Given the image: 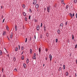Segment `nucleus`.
I'll return each mask as SVG.
<instances>
[{"mask_svg": "<svg viewBox=\"0 0 77 77\" xmlns=\"http://www.w3.org/2000/svg\"><path fill=\"white\" fill-rule=\"evenodd\" d=\"M75 15V14L74 13H73V17H74Z\"/></svg>", "mask_w": 77, "mask_h": 77, "instance_id": "09e8293b", "label": "nucleus"}, {"mask_svg": "<svg viewBox=\"0 0 77 77\" xmlns=\"http://www.w3.org/2000/svg\"><path fill=\"white\" fill-rule=\"evenodd\" d=\"M48 51V50L47 48V49H46V52H47Z\"/></svg>", "mask_w": 77, "mask_h": 77, "instance_id": "8fccbe9b", "label": "nucleus"}, {"mask_svg": "<svg viewBox=\"0 0 77 77\" xmlns=\"http://www.w3.org/2000/svg\"><path fill=\"white\" fill-rule=\"evenodd\" d=\"M64 0H62V2H63Z\"/></svg>", "mask_w": 77, "mask_h": 77, "instance_id": "774afa93", "label": "nucleus"}, {"mask_svg": "<svg viewBox=\"0 0 77 77\" xmlns=\"http://www.w3.org/2000/svg\"><path fill=\"white\" fill-rule=\"evenodd\" d=\"M22 6L23 8L24 9V8H25V5L24 4Z\"/></svg>", "mask_w": 77, "mask_h": 77, "instance_id": "2eb2a0df", "label": "nucleus"}, {"mask_svg": "<svg viewBox=\"0 0 77 77\" xmlns=\"http://www.w3.org/2000/svg\"><path fill=\"white\" fill-rule=\"evenodd\" d=\"M46 35L47 37H49V34L48 32L46 34Z\"/></svg>", "mask_w": 77, "mask_h": 77, "instance_id": "412c9836", "label": "nucleus"}, {"mask_svg": "<svg viewBox=\"0 0 77 77\" xmlns=\"http://www.w3.org/2000/svg\"><path fill=\"white\" fill-rule=\"evenodd\" d=\"M13 33L12 32H11V35H10V38L11 39H12L13 37Z\"/></svg>", "mask_w": 77, "mask_h": 77, "instance_id": "6e6552de", "label": "nucleus"}, {"mask_svg": "<svg viewBox=\"0 0 77 77\" xmlns=\"http://www.w3.org/2000/svg\"><path fill=\"white\" fill-rule=\"evenodd\" d=\"M57 33L58 34H60V30L59 29H58L57 30Z\"/></svg>", "mask_w": 77, "mask_h": 77, "instance_id": "9b49d317", "label": "nucleus"}, {"mask_svg": "<svg viewBox=\"0 0 77 77\" xmlns=\"http://www.w3.org/2000/svg\"><path fill=\"white\" fill-rule=\"evenodd\" d=\"M24 47L23 46H22L21 47V50L22 51L23 50H24Z\"/></svg>", "mask_w": 77, "mask_h": 77, "instance_id": "5701e85b", "label": "nucleus"}, {"mask_svg": "<svg viewBox=\"0 0 77 77\" xmlns=\"http://www.w3.org/2000/svg\"><path fill=\"white\" fill-rule=\"evenodd\" d=\"M21 60H24V57L23 55H22V57H21Z\"/></svg>", "mask_w": 77, "mask_h": 77, "instance_id": "9d476101", "label": "nucleus"}, {"mask_svg": "<svg viewBox=\"0 0 77 77\" xmlns=\"http://www.w3.org/2000/svg\"><path fill=\"white\" fill-rule=\"evenodd\" d=\"M60 26H61L62 27H63V23H61L60 25Z\"/></svg>", "mask_w": 77, "mask_h": 77, "instance_id": "b1692460", "label": "nucleus"}, {"mask_svg": "<svg viewBox=\"0 0 77 77\" xmlns=\"http://www.w3.org/2000/svg\"><path fill=\"white\" fill-rule=\"evenodd\" d=\"M3 77H5V75H3Z\"/></svg>", "mask_w": 77, "mask_h": 77, "instance_id": "6e6d98bb", "label": "nucleus"}, {"mask_svg": "<svg viewBox=\"0 0 77 77\" xmlns=\"http://www.w3.org/2000/svg\"><path fill=\"white\" fill-rule=\"evenodd\" d=\"M29 11H30V12H31V9H30L29 10Z\"/></svg>", "mask_w": 77, "mask_h": 77, "instance_id": "052dcab7", "label": "nucleus"}, {"mask_svg": "<svg viewBox=\"0 0 77 77\" xmlns=\"http://www.w3.org/2000/svg\"><path fill=\"white\" fill-rule=\"evenodd\" d=\"M40 37H41V38H43V35H42L41 34V35Z\"/></svg>", "mask_w": 77, "mask_h": 77, "instance_id": "2f4dec72", "label": "nucleus"}, {"mask_svg": "<svg viewBox=\"0 0 77 77\" xmlns=\"http://www.w3.org/2000/svg\"><path fill=\"white\" fill-rule=\"evenodd\" d=\"M30 17H31V16L30 15L29 16V20H30Z\"/></svg>", "mask_w": 77, "mask_h": 77, "instance_id": "c03bdc74", "label": "nucleus"}, {"mask_svg": "<svg viewBox=\"0 0 77 77\" xmlns=\"http://www.w3.org/2000/svg\"><path fill=\"white\" fill-rule=\"evenodd\" d=\"M3 71H4V69L3 68H2V72L3 73Z\"/></svg>", "mask_w": 77, "mask_h": 77, "instance_id": "58836bf2", "label": "nucleus"}, {"mask_svg": "<svg viewBox=\"0 0 77 77\" xmlns=\"http://www.w3.org/2000/svg\"><path fill=\"white\" fill-rule=\"evenodd\" d=\"M29 62V60L28 59H27L26 60V63L27 64H28Z\"/></svg>", "mask_w": 77, "mask_h": 77, "instance_id": "ddd939ff", "label": "nucleus"}, {"mask_svg": "<svg viewBox=\"0 0 77 77\" xmlns=\"http://www.w3.org/2000/svg\"><path fill=\"white\" fill-rule=\"evenodd\" d=\"M63 1H62V4H63Z\"/></svg>", "mask_w": 77, "mask_h": 77, "instance_id": "864d4df0", "label": "nucleus"}, {"mask_svg": "<svg viewBox=\"0 0 77 77\" xmlns=\"http://www.w3.org/2000/svg\"><path fill=\"white\" fill-rule=\"evenodd\" d=\"M76 18H77V13L76 14Z\"/></svg>", "mask_w": 77, "mask_h": 77, "instance_id": "de8ad7c7", "label": "nucleus"}, {"mask_svg": "<svg viewBox=\"0 0 77 77\" xmlns=\"http://www.w3.org/2000/svg\"><path fill=\"white\" fill-rule=\"evenodd\" d=\"M19 50H20V45H19Z\"/></svg>", "mask_w": 77, "mask_h": 77, "instance_id": "3c124183", "label": "nucleus"}, {"mask_svg": "<svg viewBox=\"0 0 77 77\" xmlns=\"http://www.w3.org/2000/svg\"><path fill=\"white\" fill-rule=\"evenodd\" d=\"M30 53L31 54H32V50L31 49H30Z\"/></svg>", "mask_w": 77, "mask_h": 77, "instance_id": "393cba45", "label": "nucleus"}, {"mask_svg": "<svg viewBox=\"0 0 77 77\" xmlns=\"http://www.w3.org/2000/svg\"><path fill=\"white\" fill-rule=\"evenodd\" d=\"M23 53H24V51H23L22 52V53L21 54V55H22L23 54Z\"/></svg>", "mask_w": 77, "mask_h": 77, "instance_id": "79ce46f5", "label": "nucleus"}, {"mask_svg": "<svg viewBox=\"0 0 77 77\" xmlns=\"http://www.w3.org/2000/svg\"><path fill=\"white\" fill-rule=\"evenodd\" d=\"M35 8H36V9H38L39 7V5L38 4H37L35 6Z\"/></svg>", "mask_w": 77, "mask_h": 77, "instance_id": "423d86ee", "label": "nucleus"}, {"mask_svg": "<svg viewBox=\"0 0 77 77\" xmlns=\"http://www.w3.org/2000/svg\"><path fill=\"white\" fill-rule=\"evenodd\" d=\"M23 16H24V17H26V13H25V12H23Z\"/></svg>", "mask_w": 77, "mask_h": 77, "instance_id": "39448f33", "label": "nucleus"}, {"mask_svg": "<svg viewBox=\"0 0 77 77\" xmlns=\"http://www.w3.org/2000/svg\"><path fill=\"white\" fill-rule=\"evenodd\" d=\"M75 76H76V77L77 76V75H76V73H75Z\"/></svg>", "mask_w": 77, "mask_h": 77, "instance_id": "e2e57ef3", "label": "nucleus"}, {"mask_svg": "<svg viewBox=\"0 0 77 77\" xmlns=\"http://www.w3.org/2000/svg\"><path fill=\"white\" fill-rule=\"evenodd\" d=\"M32 58L33 59H36V57L35 56H33L32 57Z\"/></svg>", "mask_w": 77, "mask_h": 77, "instance_id": "c85d7f7f", "label": "nucleus"}, {"mask_svg": "<svg viewBox=\"0 0 77 77\" xmlns=\"http://www.w3.org/2000/svg\"><path fill=\"white\" fill-rule=\"evenodd\" d=\"M36 38V36H35V39Z\"/></svg>", "mask_w": 77, "mask_h": 77, "instance_id": "5fc2aeb1", "label": "nucleus"}, {"mask_svg": "<svg viewBox=\"0 0 77 77\" xmlns=\"http://www.w3.org/2000/svg\"><path fill=\"white\" fill-rule=\"evenodd\" d=\"M37 20H34V21H35V22H36V21H37Z\"/></svg>", "mask_w": 77, "mask_h": 77, "instance_id": "ea45409f", "label": "nucleus"}, {"mask_svg": "<svg viewBox=\"0 0 77 77\" xmlns=\"http://www.w3.org/2000/svg\"><path fill=\"white\" fill-rule=\"evenodd\" d=\"M76 63L77 64V59L76 60Z\"/></svg>", "mask_w": 77, "mask_h": 77, "instance_id": "603ef678", "label": "nucleus"}, {"mask_svg": "<svg viewBox=\"0 0 77 77\" xmlns=\"http://www.w3.org/2000/svg\"><path fill=\"white\" fill-rule=\"evenodd\" d=\"M15 31H17V26H15Z\"/></svg>", "mask_w": 77, "mask_h": 77, "instance_id": "dca6fc26", "label": "nucleus"}, {"mask_svg": "<svg viewBox=\"0 0 77 77\" xmlns=\"http://www.w3.org/2000/svg\"><path fill=\"white\" fill-rule=\"evenodd\" d=\"M23 29H24V26H23Z\"/></svg>", "mask_w": 77, "mask_h": 77, "instance_id": "0e129e2a", "label": "nucleus"}, {"mask_svg": "<svg viewBox=\"0 0 77 77\" xmlns=\"http://www.w3.org/2000/svg\"><path fill=\"white\" fill-rule=\"evenodd\" d=\"M6 34L5 32H3L2 33V35L3 36L5 35Z\"/></svg>", "mask_w": 77, "mask_h": 77, "instance_id": "1a4fd4ad", "label": "nucleus"}, {"mask_svg": "<svg viewBox=\"0 0 77 77\" xmlns=\"http://www.w3.org/2000/svg\"><path fill=\"white\" fill-rule=\"evenodd\" d=\"M7 56H8V57H9V55L8 54V55H7Z\"/></svg>", "mask_w": 77, "mask_h": 77, "instance_id": "69168bd1", "label": "nucleus"}, {"mask_svg": "<svg viewBox=\"0 0 77 77\" xmlns=\"http://www.w3.org/2000/svg\"><path fill=\"white\" fill-rule=\"evenodd\" d=\"M69 7V6L68 5H67V6H66V9H68Z\"/></svg>", "mask_w": 77, "mask_h": 77, "instance_id": "4be33fe9", "label": "nucleus"}, {"mask_svg": "<svg viewBox=\"0 0 77 77\" xmlns=\"http://www.w3.org/2000/svg\"><path fill=\"white\" fill-rule=\"evenodd\" d=\"M65 24H66V25H67V22H66Z\"/></svg>", "mask_w": 77, "mask_h": 77, "instance_id": "49530a36", "label": "nucleus"}, {"mask_svg": "<svg viewBox=\"0 0 77 77\" xmlns=\"http://www.w3.org/2000/svg\"><path fill=\"white\" fill-rule=\"evenodd\" d=\"M61 69H61V67H59V71H61Z\"/></svg>", "mask_w": 77, "mask_h": 77, "instance_id": "c756f323", "label": "nucleus"}, {"mask_svg": "<svg viewBox=\"0 0 77 77\" xmlns=\"http://www.w3.org/2000/svg\"><path fill=\"white\" fill-rule=\"evenodd\" d=\"M42 23H41V27H42Z\"/></svg>", "mask_w": 77, "mask_h": 77, "instance_id": "37998d69", "label": "nucleus"}, {"mask_svg": "<svg viewBox=\"0 0 77 77\" xmlns=\"http://www.w3.org/2000/svg\"><path fill=\"white\" fill-rule=\"evenodd\" d=\"M74 38V36L73 35H72V40H73Z\"/></svg>", "mask_w": 77, "mask_h": 77, "instance_id": "72a5a7b5", "label": "nucleus"}, {"mask_svg": "<svg viewBox=\"0 0 77 77\" xmlns=\"http://www.w3.org/2000/svg\"><path fill=\"white\" fill-rule=\"evenodd\" d=\"M4 21H5V20H3L2 23H4Z\"/></svg>", "mask_w": 77, "mask_h": 77, "instance_id": "13d9d810", "label": "nucleus"}, {"mask_svg": "<svg viewBox=\"0 0 77 77\" xmlns=\"http://www.w3.org/2000/svg\"><path fill=\"white\" fill-rule=\"evenodd\" d=\"M5 51H6V52L7 53L8 52L7 51H6V49L5 48Z\"/></svg>", "mask_w": 77, "mask_h": 77, "instance_id": "680f3d73", "label": "nucleus"}, {"mask_svg": "<svg viewBox=\"0 0 77 77\" xmlns=\"http://www.w3.org/2000/svg\"><path fill=\"white\" fill-rule=\"evenodd\" d=\"M65 68V65H63V69L64 70Z\"/></svg>", "mask_w": 77, "mask_h": 77, "instance_id": "f704fd0d", "label": "nucleus"}, {"mask_svg": "<svg viewBox=\"0 0 77 77\" xmlns=\"http://www.w3.org/2000/svg\"><path fill=\"white\" fill-rule=\"evenodd\" d=\"M49 58L50 59V60L51 61H51L52 58V56L51 55V54H50L49 56Z\"/></svg>", "mask_w": 77, "mask_h": 77, "instance_id": "f03ea898", "label": "nucleus"}, {"mask_svg": "<svg viewBox=\"0 0 77 77\" xmlns=\"http://www.w3.org/2000/svg\"><path fill=\"white\" fill-rule=\"evenodd\" d=\"M63 27V26H60V29H62Z\"/></svg>", "mask_w": 77, "mask_h": 77, "instance_id": "a878e982", "label": "nucleus"}, {"mask_svg": "<svg viewBox=\"0 0 77 77\" xmlns=\"http://www.w3.org/2000/svg\"><path fill=\"white\" fill-rule=\"evenodd\" d=\"M77 45H75V48H77Z\"/></svg>", "mask_w": 77, "mask_h": 77, "instance_id": "a19ab883", "label": "nucleus"}, {"mask_svg": "<svg viewBox=\"0 0 77 77\" xmlns=\"http://www.w3.org/2000/svg\"><path fill=\"white\" fill-rule=\"evenodd\" d=\"M45 66V64H43V66L44 67Z\"/></svg>", "mask_w": 77, "mask_h": 77, "instance_id": "338daca9", "label": "nucleus"}, {"mask_svg": "<svg viewBox=\"0 0 77 77\" xmlns=\"http://www.w3.org/2000/svg\"><path fill=\"white\" fill-rule=\"evenodd\" d=\"M14 71L16 72H17V69H14Z\"/></svg>", "mask_w": 77, "mask_h": 77, "instance_id": "7c9ffc66", "label": "nucleus"}, {"mask_svg": "<svg viewBox=\"0 0 77 77\" xmlns=\"http://www.w3.org/2000/svg\"><path fill=\"white\" fill-rule=\"evenodd\" d=\"M23 66L24 67V68L26 69V64L24 63L23 64Z\"/></svg>", "mask_w": 77, "mask_h": 77, "instance_id": "20e7f679", "label": "nucleus"}, {"mask_svg": "<svg viewBox=\"0 0 77 77\" xmlns=\"http://www.w3.org/2000/svg\"><path fill=\"white\" fill-rule=\"evenodd\" d=\"M74 3H75V4L77 2V0H74Z\"/></svg>", "mask_w": 77, "mask_h": 77, "instance_id": "cd10ccee", "label": "nucleus"}, {"mask_svg": "<svg viewBox=\"0 0 77 77\" xmlns=\"http://www.w3.org/2000/svg\"><path fill=\"white\" fill-rule=\"evenodd\" d=\"M39 53L40 54V53H41V48H39Z\"/></svg>", "mask_w": 77, "mask_h": 77, "instance_id": "a211bd4d", "label": "nucleus"}, {"mask_svg": "<svg viewBox=\"0 0 77 77\" xmlns=\"http://www.w3.org/2000/svg\"><path fill=\"white\" fill-rule=\"evenodd\" d=\"M44 29L45 31H46V28L45 26H44Z\"/></svg>", "mask_w": 77, "mask_h": 77, "instance_id": "bb28decb", "label": "nucleus"}, {"mask_svg": "<svg viewBox=\"0 0 77 77\" xmlns=\"http://www.w3.org/2000/svg\"><path fill=\"white\" fill-rule=\"evenodd\" d=\"M27 38L26 39V41H25V43H26V42H27Z\"/></svg>", "mask_w": 77, "mask_h": 77, "instance_id": "e433bc0d", "label": "nucleus"}, {"mask_svg": "<svg viewBox=\"0 0 77 77\" xmlns=\"http://www.w3.org/2000/svg\"><path fill=\"white\" fill-rule=\"evenodd\" d=\"M36 56V54H35V53H34V56H35V57Z\"/></svg>", "mask_w": 77, "mask_h": 77, "instance_id": "4c0bfd02", "label": "nucleus"}, {"mask_svg": "<svg viewBox=\"0 0 77 77\" xmlns=\"http://www.w3.org/2000/svg\"><path fill=\"white\" fill-rule=\"evenodd\" d=\"M45 60H47V57L45 58Z\"/></svg>", "mask_w": 77, "mask_h": 77, "instance_id": "bf43d9fd", "label": "nucleus"}, {"mask_svg": "<svg viewBox=\"0 0 77 77\" xmlns=\"http://www.w3.org/2000/svg\"><path fill=\"white\" fill-rule=\"evenodd\" d=\"M6 29H7V30H9V27H8V26H6Z\"/></svg>", "mask_w": 77, "mask_h": 77, "instance_id": "4468645a", "label": "nucleus"}, {"mask_svg": "<svg viewBox=\"0 0 77 77\" xmlns=\"http://www.w3.org/2000/svg\"><path fill=\"white\" fill-rule=\"evenodd\" d=\"M50 9H51V7H48L47 8V12H48V13L50 12Z\"/></svg>", "mask_w": 77, "mask_h": 77, "instance_id": "f257e3e1", "label": "nucleus"}, {"mask_svg": "<svg viewBox=\"0 0 77 77\" xmlns=\"http://www.w3.org/2000/svg\"><path fill=\"white\" fill-rule=\"evenodd\" d=\"M37 3V0H34L33 2V5H35Z\"/></svg>", "mask_w": 77, "mask_h": 77, "instance_id": "7ed1b4c3", "label": "nucleus"}, {"mask_svg": "<svg viewBox=\"0 0 77 77\" xmlns=\"http://www.w3.org/2000/svg\"><path fill=\"white\" fill-rule=\"evenodd\" d=\"M69 15H70V17L71 18H72V14L71 13H70L69 14Z\"/></svg>", "mask_w": 77, "mask_h": 77, "instance_id": "f8f14e48", "label": "nucleus"}, {"mask_svg": "<svg viewBox=\"0 0 77 77\" xmlns=\"http://www.w3.org/2000/svg\"><path fill=\"white\" fill-rule=\"evenodd\" d=\"M36 29H37V30H39V26L38 25L37 27H36Z\"/></svg>", "mask_w": 77, "mask_h": 77, "instance_id": "0eeeda50", "label": "nucleus"}, {"mask_svg": "<svg viewBox=\"0 0 77 77\" xmlns=\"http://www.w3.org/2000/svg\"><path fill=\"white\" fill-rule=\"evenodd\" d=\"M15 51H18V48L17 47H16L15 48Z\"/></svg>", "mask_w": 77, "mask_h": 77, "instance_id": "aec40b11", "label": "nucleus"}, {"mask_svg": "<svg viewBox=\"0 0 77 77\" xmlns=\"http://www.w3.org/2000/svg\"><path fill=\"white\" fill-rule=\"evenodd\" d=\"M66 76H68V75H69V73L68 72H66Z\"/></svg>", "mask_w": 77, "mask_h": 77, "instance_id": "f3484780", "label": "nucleus"}, {"mask_svg": "<svg viewBox=\"0 0 77 77\" xmlns=\"http://www.w3.org/2000/svg\"><path fill=\"white\" fill-rule=\"evenodd\" d=\"M56 43H57L58 42V39H56Z\"/></svg>", "mask_w": 77, "mask_h": 77, "instance_id": "c9c22d12", "label": "nucleus"}, {"mask_svg": "<svg viewBox=\"0 0 77 77\" xmlns=\"http://www.w3.org/2000/svg\"><path fill=\"white\" fill-rule=\"evenodd\" d=\"M2 51L1 50H0V55L1 56L2 55Z\"/></svg>", "mask_w": 77, "mask_h": 77, "instance_id": "6ab92c4d", "label": "nucleus"}, {"mask_svg": "<svg viewBox=\"0 0 77 77\" xmlns=\"http://www.w3.org/2000/svg\"><path fill=\"white\" fill-rule=\"evenodd\" d=\"M16 60L15 58V57H14V61L15 62L16 61Z\"/></svg>", "mask_w": 77, "mask_h": 77, "instance_id": "473e14b6", "label": "nucleus"}, {"mask_svg": "<svg viewBox=\"0 0 77 77\" xmlns=\"http://www.w3.org/2000/svg\"><path fill=\"white\" fill-rule=\"evenodd\" d=\"M56 6H57V5H56H56H54V7L55 8H56Z\"/></svg>", "mask_w": 77, "mask_h": 77, "instance_id": "a18cd8bd", "label": "nucleus"}, {"mask_svg": "<svg viewBox=\"0 0 77 77\" xmlns=\"http://www.w3.org/2000/svg\"><path fill=\"white\" fill-rule=\"evenodd\" d=\"M25 20H27V18L26 17H25Z\"/></svg>", "mask_w": 77, "mask_h": 77, "instance_id": "4d7b16f0", "label": "nucleus"}]
</instances>
